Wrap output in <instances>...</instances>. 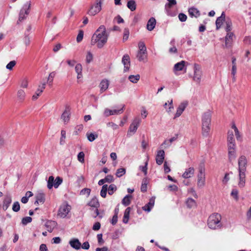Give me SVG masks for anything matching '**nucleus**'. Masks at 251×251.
<instances>
[{
    "label": "nucleus",
    "instance_id": "nucleus-1",
    "mask_svg": "<svg viewBox=\"0 0 251 251\" xmlns=\"http://www.w3.org/2000/svg\"><path fill=\"white\" fill-rule=\"evenodd\" d=\"M108 34L106 32V28L103 25H100L93 35L91 44L92 46L96 45L98 48H102L106 43Z\"/></svg>",
    "mask_w": 251,
    "mask_h": 251
},
{
    "label": "nucleus",
    "instance_id": "nucleus-2",
    "mask_svg": "<svg viewBox=\"0 0 251 251\" xmlns=\"http://www.w3.org/2000/svg\"><path fill=\"white\" fill-rule=\"evenodd\" d=\"M247 159L245 155H241L238 160V182L239 188H243L246 184V172L247 166Z\"/></svg>",
    "mask_w": 251,
    "mask_h": 251
},
{
    "label": "nucleus",
    "instance_id": "nucleus-3",
    "mask_svg": "<svg viewBox=\"0 0 251 251\" xmlns=\"http://www.w3.org/2000/svg\"><path fill=\"white\" fill-rule=\"evenodd\" d=\"M211 119V114L209 111L205 112L202 116V135L205 137L209 134Z\"/></svg>",
    "mask_w": 251,
    "mask_h": 251
},
{
    "label": "nucleus",
    "instance_id": "nucleus-4",
    "mask_svg": "<svg viewBox=\"0 0 251 251\" xmlns=\"http://www.w3.org/2000/svg\"><path fill=\"white\" fill-rule=\"evenodd\" d=\"M221 215L218 213L211 215L208 219V226L211 229H216L219 226V223L221 221Z\"/></svg>",
    "mask_w": 251,
    "mask_h": 251
},
{
    "label": "nucleus",
    "instance_id": "nucleus-5",
    "mask_svg": "<svg viewBox=\"0 0 251 251\" xmlns=\"http://www.w3.org/2000/svg\"><path fill=\"white\" fill-rule=\"evenodd\" d=\"M139 50L137 52L136 57L139 61H145L147 58V48L143 42L138 44Z\"/></svg>",
    "mask_w": 251,
    "mask_h": 251
},
{
    "label": "nucleus",
    "instance_id": "nucleus-6",
    "mask_svg": "<svg viewBox=\"0 0 251 251\" xmlns=\"http://www.w3.org/2000/svg\"><path fill=\"white\" fill-rule=\"evenodd\" d=\"M31 6V2H26L20 10L19 15V21L22 22L26 18L29 13V9Z\"/></svg>",
    "mask_w": 251,
    "mask_h": 251
},
{
    "label": "nucleus",
    "instance_id": "nucleus-7",
    "mask_svg": "<svg viewBox=\"0 0 251 251\" xmlns=\"http://www.w3.org/2000/svg\"><path fill=\"white\" fill-rule=\"evenodd\" d=\"M227 156L228 160L230 163L235 160L237 157L236 145L230 144V146H227Z\"/></svg>",
    "mask_w": 251,
    "mask_h": 251
},
{
    "label": "nucleus",
    "instance_id": "nucleus-8",
    "mask_svg": "<svg viewBox=\"0 0 251 251\" xmlns=\"http://www.w3.org/2000/svg\"><path fill=\"white\" fill-rule=\"evenodd\" d=\"M101 5L100 0H97L96 3L90 8L88 11V14L91 16H94L98 14L101 9Z\"/></svg>",
    "mask_w": 251,
    "mask_h": 251
},
{
    "label": "nucleus",
    "instance_id": "nucleus-9",
    "mask_svg": "<svg viewBox=\"0 0 251 251\" xmlns=\"http://www.w3.org/2000/svg\"><path fill=\"white\" fill-rule=\"evenodd\" d=\"M71 207L68 204L62 205L59 209L58 216L60 218H64L70 212Z\"/></svg>",
    "mask_w": 251,
    "mask_h": 251
},
{
    "label": "nucleus",
    "instance_id": "nucleus-10",
    "mask_svg": "<svg viewBox=\"0 0 251 251\" xmlns=\"http://www.w3.org/2000/svg\"><path fill=\"white\" fill-rule=\"evenodd\" d=\"M140 122L141 120L139 118H135L129 126L127 135L131 132L134 133L136 131Z\"/></svg>",
    "mask_w": 251,
    "mask_h": 251
},
{
    "label": "nucleus",
    "instance_id": "nucleus-11",
    "mask_svg": "<svg viewBox=\"0 0 251 251\" xmlns=\"http://www.w3.org/2000/svg\"><path fill=\"white\" fill-rule=\"evenodd\" d=\"M186 62H185V61H181L180 62L176 63L174 65V72L175 73H176L177 72L180 71H183V70L186 71Z\"/></svg>",
    "mask_w": 251,
    "mask_h": 251
},
{
    "label": "nucleus",
    "instance_id": "nucleus-12",
    "mask_svg": "<svg viewBox=\"0 0 251 251\" xmlns=\"http://www.w3.org/2000/svg\"><path fill=\"white\" fill-rule=\"evenodd\" d=\"M124 107V105L123 107L119 110H110L108 108H106L104 112V114L105 117H108L110 115H117L120 113H122L123 112V108Z\"/></svg>",
    "mask_w": 251,
    "mask_h": 251
},
{
    "label": "nucleus",
    "instance_id": "nucleus-13",
    "mask_svg": "<svg viewBox=\"0 0 251 251\" xmlns=\"http://www.w3.org/2000/svg\"><path fill=\"white\" fill-rule=\"evenodd\" d=\"M122 62L124 66V71H128L130 66V61L129 55L127 54L124 55L122 58Z\"/></svg>",
    "mask_w": 251,
    "mask_h": 251
},
{
    "label": "nucleus",
    "instance_id": "nucleus-14",
    "mask_svg": "<svg viewBox=\"0 0 251 251\" xmlns=\"http://www.w3.org/2000/svg\"><path fill=\"white\" fill-rule=\"evenodd\" d=\"M165 156V152L163 150H159L157 151L156 156V162L158 165H161L163 162Z\"/></svg>",
    "mask_w": 251,
    "mask_h": 251
},
{
    "label": "nucleus",
    "instance_id": "nucleus-15",
    "mask_svg": "<svg viewBox=\"0 0 251 251\" xmlns=\"http://www.w3.org/2000/svg\"><path fill=\"white\" fill-rule=\"evenodd\" d=\"M187 104H188V103L187 102H183L181 103L179 105V106L177 109V111L175 114L174 118H177L181 115V114L182 113V112H183V111L186 107Z\"/></svg>",
    "mask_w": 251,
    "mask_h": 251
},
{
    "label": "nucleus",
    "instance_id": "nucleus-16",
    "mask_svg": "<svg viewBox=\"0 0 251 251\" xmlns=\"http://www.w3.org/2000/svg\"><path fill=\"white\" fill-rule=\"evenodd\" d=\"M195 172L194 167H191L186 169L184 173L182 174V176L184 178H189L192 177Z\"/></svg>",
    "mask_w": 251,
    "mask_h": 251
},
{
    "label": "nucleus",
    "instance_id": "nucleus-17",
    "mask_svg": "<svg viewBox=\"0 0 251 251\" xmlns=\"http://www.w3.org/2000/svg\"><path fill=\"white\" fill-rule=\"evenodd\" d=\"M69 244L75 250H79L81 246V244L79 240L76 238H73L69 241Z\"/></svg>",
    "mask_w": 251,
    "mask_h": 251
},
{
    "label": "nucleus",
    "instance_id": "nucleus-18",
    "mask_svg": "<svg viewBox=\"0 0 251 251\" xmlns=\"http://www.w3.org/2000/svg\"><path fill=\"white\" fill-rule=\"evenodd\" d=\"M226 16L225 13L222 12L220 17H218L216 21V25L217 29H219L222 26L224 22H226Z\"/></svg>",
    "mask_w": 251,
    "mask_h": 251
},
{
    "label": "nucleus",
    "instance_id": "nucleus-19",
    "mask_svg": "<svg viewBox=\"0 0 251 251\" xmlns=\"http://www.w3.org/2000/svg\"><path fill=\"white\" fill-rule=\"evenodd\" d=\"M70 111L69 107H66L64 112L61 115V119L63 120L65 123H67L70 120Z\"/></svg>",
    "mask_w": 251,
    "mask_h": 251
},
{
    "label": "nucleus",
    "instance_id": "nucleus-20",
    "mask_svg": "<svg viewBox=\"0 0 251 251\" xmlns=\"http://www.w3.org/2000/svg\"><path fill=\"white\" fill-rule=\"evenodd\" d=\"M57 223L54 221H48L45 224V226L47 230L51 232L53 229L56 227Z\"/></svg>",
    "mask_w": 251,
    "mask_h": 251
},
{
    "label": "nucleus",
    "instance_id": "nucleus-21",
    "mask_svg": "<svg viewBox=\"0 0 251 251\" xmlns=\"http://www.w3.org/2000/svg\"><path fill=\"white\" fill-rule=\"evenodd\" d=\"M230 144L236 145L233 132L232 131H228L227 133V146H230Z\"/></svg>",
    "mask_w": 251,
    "mask_h": 251
},
{
    "label": "nucleus",
    "instance_id": "nucleus-22",
    "mask_svg": "<svg viewBox=\"0 0 251 251\" xmlns=\"http://www.w3.org/2000/svg\"><path fill=\"white\" fill-rule=\"evenodd\" d=\"M36 201L34 202L35 205L38 204L39 203L43 204L45 201V194L43 193H39L35 196Z\"/></svg>",
    "mask_w": 251,
    "mask_h": 251
},
{
    "label": "nucleus",
    "instance_id": "nucleus-23",
    "mask_svg": "<svg viewBox=\"0 0 251 251\" xmlns=\"http://www.w3.org/2000/svg\"><path fill=\"white\" fill-rule=\"evenodd\" d=\"M234 35L233 33L229 32H227L225 39H226V43H225V47L226 48H228L229 46H230L231 42L233 40Z\"/></svg>",
    "mask_w": 251,
    "mask_h": 251
},
{
    "label": "nucleus",
    "instance_id": "nucleus-24",
    "mask_svg": "<svg viewBox=\"0 0 251 251\" xmlns=\"http://www.w3.org/2000/svg\"><path fill=\"white\" fill-rule=\"evenodd\" d=\"M156 25V20L154 18H151L150 19V20L148 21L147 25V28L149 31L152 30L155 27Z\"/></svg>",
    "mask_w": 251,
    "mask_h": 251
},
{
    "label": "nucleus",
    "instance_id": "nucleus-25",
    "mask_svg": "<svg viewBox=\"0 0 251 251\" xmlns=\"http://www.w3.org/2000/svg\"><path fill=\"white\" fill-rule=\"evenodd\" d=\"M194 77L200 78L201 76L202 72L200 66L198 64L194 65Z\"/></svg>",
    "mask_w": 251,
    "mask_h": 251
},
{
    "label": "nucleus",
    "instance_id": "nucleus-26",
    "mask_svg": "<svg viewBox=\"0 0 251 251\" xmlns=\"http://www.w3.org/2000/svg\"><path fill=\"white\" fill-rule=\"evenodd\" d=\"M189 14L191 17L197 18L200 15V11L196 8L191 7L189 9Z\"/></svg>",
    "mask_w": 251,
    "mask_h": 251
},
{
    "label": "nucleus",
    "instance_id": "nucleus-27",
    "mask_svg": "<svg viewBox=\"0 0 251 251\" xmlns=\"http://www.w3.org/2000/svg\"><path fill=\"white\" fill-rule=\"evenodd\" d=\"M109 86V82L107 79H102L100 83V91L102 92L105 91Z\"/></svg>",
    "mask_w": 251,
    "mask_h": 251
},
{
    "label": "nucleus",
    "instance_id": "nucleus-28",
    "mask_svg": "<svg viewBox=\"0 0 251 251\" xmlns=\"http://www.w3.org/2000/svg\"><path fill=\"white\" fill-rule=\"evenodd\" d=\"M154 200L153 199H151L150 200V201L143 207V209L145 211L149 212L151 211V207L154 205Z\"/></svg>",
    "mask_w": 251,
    "mask_h": 251
},
{
    "label": "nucleus",
    "instance_id": "nucleus-29",
    "mask_svg": "<svg viewBox=\"0 0 251 251\" xmlns=\"http://www.w3.org/2000/svg\"><path fill=\"white\" fill-rule=\"evenodd\" d=\"M11 202V198L10 196H6L3 201V209L6 210L9 207Z\"/></svg>",
    "mask_w": 251,
    "mask_h": 251
},
{
    "label": "nucleus",
    "instance_id": "nucleus-30",
    "mask_svg": "<svg viewBox=\"0 0 251 251\" xmlns=\"http://www.w3.org/2000/svg\"><path fill=\"white\" fill-rule=\"evenodd\" d=\"M75 70L76 73L77 74V78H80L81 77H82V67L81 64L77 63L76 64L75 67Z\"/></svg>",
    "mask_w": 251,
    "mask_h": 251
},
{
    "label": "nucleus",
    "instance_id": "nucleus-31",
    "mask_svg": "<svg viewBox=\"0 0 251 251\" xmlns=\"http://www.w3.org/2000/svg\"><path fill=\"white\" fill-rule=\"evenodd\" d=\"M88 204L90 206L94 208H98L100 206L98 200L96 197L93 198Z\"/></svg>",
    "mask_w": 251,
    "mask_h": 251
},
{
    "label": "nucleus",
    "instance_id": "nucleus-32",
    "mask_svg": "<svg viewBox=\"0 0 251 251\" xmlns=\"http://www.w3.org/2000/svg\"><path fill=\"white\" fill-rule=\"evenodd\" d=\"M94 55L91 51H87L85 55V61L87 64H89L93 60Z\"/></svg>",
    "mask_w": 251,
    "mask_h": 251
},
{
    "label": "nucleus",
    "instance_id": "nucleus-33",
    "mask_svg": "<svg viewBox=\"0 0 251 251\" xmlns=\"http://www.w3.org/2000/svg\"><path fill=\"white\" fill-rule=\"evenodd\" d=\"M205 176H198L197 185L199 188L203 187L205 185Z\"/></svg>",
    "mask_w": 251,
    "mask_h": 251
},
{
    "label": "nucleus",
    "instance_id": "nucleus-34",
    "mask_svg": "<svg viewBox=\"0 0 251 251\" xmlns=\"http://www.w3.org/2000/svg\"><path fill=\"white\" fill-rule=\"evenodd\" d=\"M187 207L189 208L194 207L196 206V202L192 198H188L186 201Z\"/></svg>",
    "mask_w": 251,
    "mask_h": 251
},
{
    "label": "nucleus",
    "instance_id": "nucleus-35",
    "mask_svg": "<svg viewBox=\"0 0 251 251\" xmlns=\"http://www.w3.org/2000/svg\"><path fill=\"white\" fill-rule=\"evenodd\" d=\"M130 211V208L127 207L125 211L124 216L123 220V222L124 223H127L128 222L129 216Z\"/></svg>",
    "mask_w": 251,
    "mask_h": 251
},
{
    "label": "nucleus",
    "instance_id": "nucleus-36",
    "mask_svg": "<svg viewBox=\"0 0 251 251\" xmlns=\"http://www.w3.org/2000/svg\"><path fill=\"white\" fill-rule=\"evenodd\" d=\"M127 6L131 11H134L136 7L135 1L132 0H129L127 3Z\"/></svg>",
    "mask_w": 251,
    "mask_h": 251
},
{
    "label": "nucleus",
    "instance_id": "nucleus-37",
    "mask_svg": "<svg viewBox=\"0 0 251 251\" xmlns=\"http://www.w3.org/2000/svg\"><path fill=\"white\" fill-rule=\"evenodd\" d=\"M225 24H226V28H225L227 32H230L232 29V22H231V20L228 18L226 19V22H225Z\"/></svg>",
    "mask_w": 251,
    "mask_h": 251
},
{
    "label": "nucleus",
    "instance_id": "nucleus-38",
    "mask_svg": "<svg viewBox=\"0 0 251 251\" xmlns=\"http://www.w3.org/2000/svg\"><path fill=\"white\" fill-rule=\"evenodd\" d=\"M25 97V93L22 90H19L18 92V98H17V100H19L20 102L23 101Z\"/></svg>",
    "mask_w": 251,
    "mask_h": 251
},
{
    "label": "nucleus",
    "instance_id": "nucleus-39",
    "mask_svg": "<svg viewBox=\"0 0 251 251\" xmlns=\"http://www.w3.org/2000/svg\"><path fill=\"white\" fill-rule=\"evenodd\" d=\"M131 198V196L129 195H126L122 200V203L125 206H127L129 205L130 203V199Z\"/></svg>",
    "mask_w": 251,
    "mask_h": 251
},
{
    "label": "nucleus",
    "instance_id": "nucleus-40",
    "mask_svg": "<svg viewBox=\"0 0 251 251\" xmlns=\"http://www.w3.org/2000/svg\"><path fill=\"white\" fill-rule=\"evenodd\" d=\"M108 189V186L107 185H103L102 187V189L100 191V196L102 198H105L107 194V191Z\"/></svg>",
    "mask_w": 251,
    "mask_h": 251
},
{
    "label": "nucleus",
    "instance_id": "nucleus-41",
    "mask_svg": "<svg viewBox=\"0 0 251 251\" xmlns=\"http://www.w3.org/2000/svg\"><path fill=\"white\" fill-rule=\"evenodd\" d=\"M148 180L147 178H144L142 181V185L141 187V191L142 192H146L147 189Z\"/></svg>",
    "mask_w": 251,
    "mask_h": 251
},
{
    "label": "nucleus",
    "instance_id": "nucleus-42",
    "mask_svg": "<svg viewBox=\"0 0 251 251\" xmlns=\"http://www.w3.org/2000/svg\"><path fill=\"white\" fill-rule=\"evenodd\" d=\"M87 139L90 142H93L98 138V134H94L93 133H87Z\"/></svg>",
    "mask_w": 251,
    "mask_h": 251
},
{
    "label": "nucleus",
    "instance_id": "nucleus-43",
    "mask_svg": "<svg viewBox=\"0 0 251 251\" xmlns=\"http://www.w3.org/2000/svg\"><path fill=\"white\" fill-rule=\"evenodd\" d=\"M54 182V178L53 176H50L49 177V179L48 181V185L47 187L49 189H51L53 187V184Z\"/></svg>",
    "mask_w": 251,
    "mask_h": 251
},
{
    "label": "nucleus",
    "instance_id": "nucleus-44",
    "mask_svg": "<svg viewBox=\"0 0 251 251\" xmlns=\"http://www.w3.org/2000/svg\"><path fill=\"white\" fill-rule=\"evenodd\" d=\"M126 173V169L125 168H120L118 169L116 173V176L118 177H121L123 175H124Z\"/></svg>",
    "mask_w": 251,
    "mask_h": 251
},
{
    "label": "nucleus",
    "instance_id": "nucleus-45",
    "mask_svg": "<svg viewBox=\"0 0 251 251\" xmlns=\"http://www.w3.org/2000/svg\"><path fill=\"white\" fill-rule=\"evenodd\" d=\"M62 179L61 177L59 176L57 177L54 180L53 186H54L55 188H58V187L62 183Z\"/></svg>",
    "mask_w": 251,
    "mask_h": 251
},
{
    "label": "nucleus",
    "instance_id": "nucleus-46",
    "mask_svg": "<svg viewBox=\"0 0 251 251\" xmlns=\"http://www.w3.org/2000/svg\"><path fill=\"white\" fill-rule=\"evenodd\" d=\"M117 187L114 184H111L108 188V193L110 195H112L114 192L116 190Z\"/></svg>",
    "mask_w": 251,
    "mask_h": 251
},
{
    "label": "nucleus",
    "instance_id": "nucleus-47",
    "mask_svg": "<svg viewBox=\"0 0 251 251\" xmlns=\"http://www.w3.org/2000/svg\"><path fill=\"white\" fill-rule=\"evenodd\" d=\"M42 92H43L41 90H40L38 88V89L35 92V94L32 96V100H36L38 98V97L41 95Z\"/></svg>",
    "mask_w": 251,
    "mask_h": 251
},
{
    "label": "nucleus",
    "instance_id": "nucleus-48",
    "mask_svg": "<svg viewBox=\"0 0 251 251\" xmlns=\"http://www.w3.org/2000/svg\"><path fill=\"white\" fill-rule=\"evenodd\" d=\"M61 137L60 138V144L63 145L65 143V139L66 138V131L65 130H61Z\"/></svg>",
    "mask_w": 251,
    "mask_h": 251
},
{
    "label": "nucleus",
    "instance_id": "nucleus-49",
    "mask_svg": "<svg viewBox=\"0 0 251 251\" xmlns=\"http://www.w3.org/2000/svg\"><path fill=\"white\" fill-rule=\"evenodd\" d=\"M84 153L83 151H81L79 152L77 155V159L81 163H83L84 162Z\"/></svg>",
    "mask_w": 251,
    "mask_h": 251
},
{
    "label": "nucleus",
    "instance_id": "nucleus-50",
    "mask_svg": "<svg viewBox=\"0 0 251 251\" xmlns=\"http://www.w3.org/2000/svg\"><path fill=\"white\" fill-rule=\"evenodd\" d=\"M32 221V218L30 217H25L22 219V224L24 225L30 223Z\"/></svg>",
    "mask_w": 251,
    "mask_h": 251
},
{
    "label": "nucleus",
    "instance_id": "nucleus-51",
    "mask_svg": "<svg viewBox=\"0 0 251 251\" xmlns=\"http://www.w3.org/2000/svg\"><path fill=\"white\" fill-rule=\"evenodd\" d=\"M83 37V31L82 30H79V33L76 37V41L79 43L80 42Z\"/></svg>",
    "mask_w": 251,
    "mask_h": 251
},
{
    "label": "nucleus",
    "instance_id": "nucleus-52",
    "mask_svg": "<svg viewBox=\"0 0 251 251\" xmlns=\"http://www.w3.org/2000/svg\"><path fill=\"white\" fill-rule=\"evenodd\" d=\"M91 192V189L89 188H84L82 190H81L80 192V194L81 195H84L85 194H87V197H88Z\"/></svg>",
    "mask_w": 251,
    "mask_h": 251
},
{
    "label": "nucleus",
    "instance_id": "nucleus-53",
    "mask_svg": "<svg viewBox=\"0 0 251 251\" xmlns=\"http://www.w3.org/2000/svg\"><path fill=\"white\" fill-rule=\"evenodd\" d=\"M16 65V61L15 60L10 61L6 66V69L11 70Z\"/></svg>",
    "mask_w": 251,
    "mask_h": 251
},
{
    "label": "nucleus",
    "instance_id": "nucleus-54",
    "mask_svg": "<svg viewBox=\"0 0 251 251\" xmlns=\"http://www.w3.org/2000/svg\"><path fill=\"white\" fill-rule=\"evenodd\" d=\"M129 35V31L128 29L125 28L124 29V32L123 40L126 41L128 38Z\"/></svg>",
    "mask_w": 251,
    "mask_h": 251
},
{
    "label": "nucleus",
    "instance_id": "nucleus-55",
    "mask_svg": "<svg viewBox=\"0 0 251 251\" xmlns=\"http://www.w3.org/2000/svg\"><path fill=\"white\" fill-rule=\"evenodd\" d=\"M178 19L181 22H185L187 20V16L183 13H180L178 15Z\"/></svg>",
    "mask_w": 251,
    "mask_h": 251
},
{
    "label": "nucleus",
    "instance_id": "nucleus-56",
    "mask_svg": "<svg viewBox=\"0 0 251 251\" xmlns=\"http://www.w3.org/2000/svg\"><path fill=\"white\" fill-rule=\"evenodd\" d=\"M47 84V82L46 81V79H44L43 81H42L40 84L39 85L38 89L40 90H41L42 92L43 91L44 89L45 88V86Z\"/></svg>",
    "mask_w": 251,
    "mask_h": 251
},
{
    "label": "nucleus",
    "instance_id": "nucleus-57",
    "mask_svg": "<svg viewBox=\"0 0 251 251\" xmlns=\"http://www.w3.org/2000/svg\"><path fill=\"white\" fill-rule=\"evenodd\" d=\"M147 165H148V161L145 163V165L144 166H140V169L144 173L145 175H146L147 174Z\"/></svg>",
    "mask_w": 251,
    "mask_h": 251
},
{
    "label": "nucleus",
    "instance_id": "nucleus-58",
    "mask_svg": "<svg viewBox=\"0 0 251 251\" xmlns=\"http://www.w3.org/2000/svg\"><path fill=\"white\" fill-rule=\"evenodd\" d=\"M107 126L111 127L113 130H116L118 128V126L112 122H109L107 124Z\"/></svg>",
    "mask_w": 251,
    "mask_h": 251
},
{
    "label": "nucleus",
    "instance_id": "nucleus-59",
    "mask_svg": "<svg viewBox=\"0 0 251 251\" xmlns=\"http://www.w3.org/2000/svg\"><path fill=\"white\" fill-rule=\"evenodd\" d=\"M106 182L111 183L114 181L113 177L112 175H107L104 178Z\"/></svg>",
    "mask_w": 251,
    "mask_h": 251
},
{
    "label": "nucleus",
    "instance_id": "nucleus-60",
    "mask_svg": "<svg viewBox=\"0 0 251 251\" xmlns=\"http://www.w3.org/2000/svg\"><path fill=\"white\" fill-rule=\"evenodd\" d=\"M234 132H235V135L236 139L238 141H241L242 140V136L240 134V133L239 130L238 129L235 130V131H234Z\"/></svg>",
    "mask_w": 251,
    "mask_h": 251
},
{
    "label": "nucleus",
    "instance_id": "nucleus-61",
    "mask_svg": "<svg viewBox=\"0 0 251 251\" xmlns=\"http://www.w3.org/2000/svg\"><path fill=\"white\" fill-rule=\"evenodd\" d=\"M171 144L169 142L168 140H166L164 141V142L161 144V147L162 148H167L168 147H170L171 146Z\"/></svg>",
    "mask_w": 251,
    "mask_h": 251
},
{
    "label": "nucleus",
    "instance_id": "nucleus-62",
    "mask_svg": "<svg viewBox=\"0 0 251 251\" xmlns=\"http://www.w3.org/2000/svg\"><path fill=\"white\" fill-rule=\"evenodd\" d=\"M67 63L69 66L74 67L75 65V64H76V62L74 59H72V60L68 59L67 60Z\"/></svg>",
    "mask_w": 251,
    "mask_h": 251
},
{
    "label": "nucleus",
    "instance_id": "nucleus-63",
    "mask_svg": "<svg viewBox=\"0 0 251 251\" xmlns=\"http://www.w3.org/2000/svg\"><path fill=\"white\" fill-rule=\"evenodd\" d=\"M245 44L249 45L251 43V37L250 36H246L244 39Z\"/></svg>",
    "mask_w": 251,
    "mask_h": 251
},
{
    "label": "nucleus",
    "instance_id": "nucleus-64",
    "mask_svg": "<svg viewBox=\"0 0 251 251\" xmlns=\"http://www.w3.org/2000/svg\"><path fill=\"white\" fill-rule=\"evenodd\" d=\"M117 213L115 214V215L113 216L112 219L111 220V224L113 225H115L118 221V216Z\"/></svg>",
    "mask_w": 251,
    "mask_h": 251
}]
</instances>
